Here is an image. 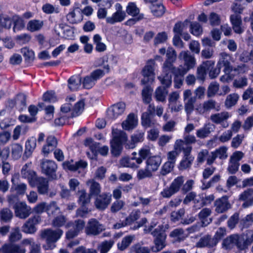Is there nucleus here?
<instances>
[{"instance_id": "nucleus-1", "label": "nucleus", "mask_w": 253, "mask_h": 253, "mask_svg": "<svg viewBox=\"0 0 253 253\" xmlns=\"http://www.w3.org/2000/svg\"><path fill=\"white\" fill-rule=\"evenodd\" d=\"M178 59L184 62V66H180L175 70V87H179L182 84L184 75L196 65L194 56L188 51H182L178 55Z\"/></svg>"}, {"instance_id": "nucleus-2", "label": "nucleus", "mask_w": 253, "mask_h": 253, "mask_svg": "<svg viewBox=\"0 0 253 253\" xmlns=\"http://www.w3.org/2000/svg\"><path fill=\"white\" fill-rule=\"evenodd\" d=\"M167 59L163 66V72L164 75L158 77L162 84L166 87L170 86L172 83L171 78L174 74V49L172 47L169 48L167 52Z\"/></svg>"}, {"instance_id": "nucleus-3", "label": "nucleus", "mask_w": 253, "mask_h": 253, "mask_svg": "<svg viewBox=\"0 0 253 253\" xmlns=\"http://www.w3.org/2000/svg\"><path fill=\"white\" fill-rule=\"evenodd\" d=\"M63 231L60 229L53 230L50 228L42 230L40 232V237L45 240L46 245L43 246L45 250H52L55 248V243L61 238Z\"/></svg>"}, {"instance_id": "nucleus-4", "label": "nucleus", "mask_w": 253, "mask_h": 253, "mask_svg": "<svg viewBox=\"0 0 253 253\" xmlns=\"http://www.w3.org/2000/svg\"><path fill=\"white\" fill-rule=\"evenodd\" d=\"M113 139L111 141V151L115 157L120 156L123 150V144L127 140L126 133L118 129H112Z\"/></svg>"}, {"instance_id": "nucleus-5", "label": "nucleus", "mask_w": 253, "mask_h": 253, "mask_svg": "<svg viewBox=\"0 0 253 253\" xmlns=\"http://www.w3.org/2000/svg\"><path fill=\"white\" fill-rule=\"evenodd\" d=\"M151 234L156 237L154 241L155 245L151 248V250L153 252H159L166 246V234L163 228L160 226L152 231Z\"/></svg>"}, {"instance_id": "nucleus-6", "label": "nucleus", "mask_w": 253, "mask_h": 253, "mask_svg": "<svg viewBox=\"0 0 253 253\" xmlns=\"http://www.w3.org/2000/svg\"><path fill=\"white\" fill-rule=\"evenodd\" d=\"M155 66V61L154 60H149L146 65L142 70V75L143 78L141 81L142 84H152L155 79L154 68Z\"/></svg>"}, {"instance_id": "nucleus-7", "label": "nucleus", "mask_w": 253, "mask_h": 253, "mask_svg": "<svg viewBox=\"0 0 253 253\" xmlns=\"http://www.w3.org/2000/svg\"><path fill=\"white\" fill-rule=\"evenodd\" d=\"M57 165L53 160L44 159L41 162L42 172L51 179H56Z\"/></svg>"}, {"instance_id": "nucleus-8", "label": "nucleus", "mask_w": 253, "mask_h": 253, "mask_svg": "<svg viewBox=\"0 0 253 253\" xmlns=\"http://www.w3.org/2000/svg\"><path fill=\"white\" fill-rule=\"evenodd\" d=\"M106 229L105 226L95 218L90 219L85 227V234L88 236H96Z\"/></svg>"}, {"instance_id": "nucleus-9", "label": "nucleus", "mask_w": 253, "mask_h": 253, "mask_svg": "<svg viewBox=\"0 0 253 253\" xmlns=\"http://www.w3.org/2000/svg\"><path fill=\"white\" fill-rule=\"evenodd\" d=\"M66 227L67 228L73 227L66 233V238L68 240H71L77 237L84 228L85 227V222L82 219H77L74 221L68 222L66 225Z\"/></svg>"}, {"instance_id": "nucleus-10", "label": "nucleus", "mask_w": 253, "mask_h": 253, "mask_svg": "<svg viewBox=\"0 0 253 253\" xmlns=\"http://www.w3.org/2000/svg\"><path fill=\"white\" fill-rule=\"evenodd\" d=\"M196 139L194 135H188L184 137L183 140H177L175 145V154L178 155L182 151L190 148V152L192 150V147L190 144L196 143Z\"/></svg>"}, {"instance_id": "nucleus-11", "label": "nucleus", "mask_w": 253, "mask_h": 253, "mask_svg": "<svg viewBox=\"0 0 253 253\" xmlns=\"http://www.w3.org/2000/svg\"><path fill=\"white\" fill-rule=\"evenodd\" d=\"M112 201V195L109 192H103L96 196L94 204L95 207L100 211L106 210Z\"/></svg>"}, {"instance_id": "nucleus-12", "label": "nucleus", "mask_w": 253, "mask_h": 253, "mask_svg": "<svg viewBox=\"0 0 253 253\" xmlns=\"http://www.w3.org/2000/svg\"><path fill=\"white\" fill-rule=\"evenodd\" d=\"M41 221V217L35 215L29 218L23 225L21 230L26 234H33L37 231L36 226Z\"/></svg>"}, {"instance_id": "nucleus-13", "label": "nucleus", "mask_w": 253, "mask_h": 253, "mask_svg": "<svg viewBox=\"0 0 253 253\" xmlns=\"http://www.w3.org/2000/svg\"><path fill=\"white\" fill-rule=\"evenodd\" d=\"M243 156L244 153L241 151H236L231 156L227 168L229 173L234 174L238 170L239 161Z\"/></svg>"}, {"instance_id": "nucleus-14", "label": "nucleus", "mask_w": 253, "mask_h": 253, "mask_svg": "<svg viewBox=\"0 0 253 253\" xmlns=\"http://www.w3.org/2000/svg\"><path fill=\"white\" fill-rule=\"evenodd\" d=\"M11 182V191L15 192L17 195H24L27 190V186L26 184L19 181V173H15L12 175Z\"/></svg>"}, {"instance_id": "nucleus-15", "label": "nucleus", "mask_w": 253, "mask_h": 253, "mask_svg": "<svg viewBox=\"0 0 253 253\" xmlns=\"http://www.w3.org/2000/svg\"><path fill=\"white\" fill-rule=\"evenodd\" d=\"M13 208L15 210V215L21 219H25L31 213V208L24 202L16 203Z\"/></svg>"}, {"instance_id": "nucleus-16", "label": "nucleus", "mask_w": 253, "mask_h": 253, "mask_svg": "<svg viewBox=\"0 0 253 253\" xmlns=\"http://www.w3.org/2000/svg\"><path fill=\"white\" fill-rule=\"evenodd\" d=\"M230 117L229 113L226 111L212 114L210 116V120L216 124H220L223 128L229 126L227 120Z\"/></svg>"}, {"instance_id": "nucleus-17", "label": "nucleus", "mask_w": 253, "mask_h": 253, "mask_svg": "<svg viewBox=\"0 0 253 253\" xmlns=\"http://www.w3.org/2000/svg\"><path fill=\"white\" fill-rule=\"evenodd\" d=\"M126 109V104L124 102H119L111 106L107 110L108 117L115 119L123 114Z\"/></svg>"}, {"instance_id": "nucleus-18", "label": "nucleus", "mask_w": 253, "mask_h": 253, "mask_svg": "<svg viewBox=\"0 0 253 253\" xmlns=\"http://www.w3.org/2000/svg\"><path fill=\"white\" fill-rule=\"evenodd\" d=\"M219 56L220 57L217 65L219 66H223L224 67L223 72L225 73H230L233 70L232 66L231 65L232 59L231 56L225 52L221 53Z\"/></svg>"}, {"instance_id": "nucleus-19", "label": "nucleus", "mask_w": 253, "mask_h": 253, "mask_svg": "<svg viewBox=\"0 0 253 253\" xmlns=\"http://www.w3.org/2000/svg\"><path fill=\"white\" fill-rule=\"evenodd\" d=\"M190 148L187 149L184 151H182L183 153V159L180 162L178 168L179 170H183L190 168L194 160V157L191 155L190 152Z\"/></svg>"}, {"instance_id": "nucleus-20", "label": "nucleus", "mask_w": 253, "mask_h": 253, "mask_svg": "<svg viewBox=\"0 0 253 253\" xmlns=\"http://www.w3.org/2000/svg\"><path fill=\"white\" fill-rule=\"evenodd\" d=\"M239 242H241L239 235L238 234H232L223 240L222 245V247L226 250L231 249L235 246H236L240 249V247L239 246Z\"/></svg>"}, {"instance_id": "nucleus-21", "label": "nucleus", "mask_w": 253, "mask_h": 253, "mask_svg": "<svg viewBox=\"0 0 253 253\" xmlns=\"http://www.w3.org/2000/svg\"><path fill=\"white\" fill-rule=\"evenodd\" d=\"M214 206L215 211L218 213L224 212L231 208V205L226 196L216 200L214 202Z\"/></svg>"}, {"instance_id": "nucleus-22", "label": "nucleus", "mask_w": 253, "mask_h": 253, "mask_svg": "<svg viewBox=\"0 0 253 253\" xmlns=\"http://www.w3.org/2000/svg\"><path fill=\"white\" fill-rule=\"evenodd\" d=\"M58 140L54 136H48L46 139V144L42 147V152L44 156H47L56 148Z\"/></svg>"}, {"instance_id": "nucleus-23", "label": "nucleus", "mask_w": 253, "mask_h": 253, "mask_svg": "<svg viewBox=\"0 0 253 253\" xmlns=\"http://www.w3.org/2000/svg\"><path fill=\"white\" fill-rule=\"evenodd\" d=\"M190 21L186 19L183 22H178L175 24V33L180 35L185 41H188L190 39V36L186 32H184L188 27Z\"/></svg>"}, {"instance_id": "nucleus-24", "label": "nucleus", "mask_w": 253, "mask_h": 253, "mask_svg": "<svg viewBox=\"0 0 253 253\" xmlns=\"http://www.w3.org/2000/svg\"><path fill=\"white\" fill-rule=\"evenodd\" d=\"M216 102L213 99L205 101L203 104H200L196 108V110L200 114L210 111L216 108Z\"/></svg>"}, {"instance_id": "nucleus-25", "label": "nucleus", "mask_w": 253, "mask_h": 253, "mask_svg": "<svg viewBox=\"0 0 253 253\" xmlns=\"http://www.w3.org/2000/svg\"><path fill=\"white\" fill-rule=\"evenodd\" d=\"M31 164H26L22 168L21 174L23 178H27L30 184L37 178L36 173L30 169Z\"/></svg>"}, {"instance_id": "nucleus-26", "label": "nucleus", "mask_w": 253, "mask_h": 253, "mask_svg": "<svg viewBox=\"0 0 253 253\" xmlns=\"http://www.w3.org/2000/svg\"><path fill=\"white\" fill-rule=\"evenodd\" d=\"M33 184L37 186L38 191L41 194H45L48 190V181L43 177H38L33 182Z\"/></svg>"}, {"instance_id": "nucleus-27", "label": "nucleus", "mask_w": 253, "mask_h": 253, "mask_svg": "<svg viewBox=\"0 0 253 253\" xmlns=\"http://www.w3.org/2000/svg\"><path fill=\"white\" fill-rule=\"evenodd\" d=\"M253 194V189L252 188L247 189L240 194L239 200L244 201L242 204V207L247 208L253 205V197L249 199Z\"/></svg>"}, {"instance_id": "nucleus-28", "label": "nucleus", "mask_w": 253, "mask_h": 253, "mask_svg": "<svg viewBox=\"0 0 253 253\" xmlns=\"http://www.w3.org/2000/svg\"><path fill=\"white\" fill-rule=\"evenodd\" d=\"M214 61L211 60L204 62L203 65L197 68V78L198 80H204L206 75V68L209 70L211 67H212L214 65Z\"/></svg>"}, {"instance_id": "nucleus-29", "label": "nucleus", "mask_w": 253, "mask_h": 253, "mask_svg": "<svg viewBox=\"0 0 253 253\" xmlns=\"http://www.w3.org/2000/svg\"><path fill=\"white\" fill-rule=\"evenodd\" d=\"M142 160L141 158H122L120 161V164L122 167L130 168H137L138 166L136 165L141 164Z\"/></svg>"}, {"instance_id": "nucleus-30", "label": "nucleus", "mask_w": 253, "mask_h": 253, "mask_svg": "<svg viewBox=\"0 0 253 253\" xmlns=\"http://www.w3.org/2000/svg\"><path fill=\"white\" fill-rule=\"evenodd\" d=\"M240 242L239 243V246L240 250L246 249L249 245L253 242V230H247L244 234L242 237H240Z\"/></svg>"}, {"instance_id": "nucleus-31", "label": "nucleus", "mask_w": 253, "mask_h": 253, "mask_svg": "<svg viewBox=\"0 0 253 253\" xmlns=\"http://www.w3.org/2000/svg\"><path fill=\"white\" fill-rule=\"evenodd\" d=\"M87 165L85 161L80 160L74 163L72 161H66L63 163V167L65 169L71 171H76L80 168L84 169Z\"/></svg>"}, {"instance_id": "nucleus-32", "label": "nucleus", "mask_w": 253, "mask_h": 253, "mask_svg": "<svg viewBox=\"0 0 253 253\" xmlns=\"http://www.w3.org/2000/svg\"><path fill=\"white\" fill-rule=\"evenodd\" d=\"M86 185L89 188V196H96L100 194V184L96 182L94 179H90L86 182Z\"/></svg>"}, {"instance_id": "nucleus-33", "label": "nucleus", "mask_w": 253, "mask_h": 253, "mask_svg": "<svg viewBox=\"0 0 253 253\" xmlns=\"http://www.w3.org/2000/svg\"><path fill=\"white\" fill-rule=\"evenodd\" d=\"M217 243V241L215 239L211 238V236L207 235L202 237L197 243L196 246L199 248L206 247L212 248L216 246Z\"/></svg>"}, {"instance_id": "nucleus-34", "label": "nucleus", "mask_w": 253, "mask_h": 253, "mask_svg": "<svg viewBox=\"0 0 253 253\" xmlns=\"http://www.w3.org/2000/svg\"><path fill=\"white\" fill-rule=\"evenodd\" d=\"M214 128L215 126L213 124L210 123H207L203 127L197 130L196 135L200 138H205L213 131Z\"/></svg>"}, {"instance_id": "nucleus-35", "label": "nucleus", "mask_w": 253, "mask_h": 253, "mask_svg": "<svg viewBox=\"0 0 253 253\" xmlns=\"http://www.w3.org/2000/svg\"><path fill=\"white\" fill-rule=\"evenodd\" d=\"M169 161L165 163L161 169L162 175H165L170 172L174 168V151L169 152L168 154Z\"/></svg>"}, {"instance_id": "nucleus-36", "label": "nucleus", "mask_w": 253, "mask_h": 253, "mask_svg": "<svg viewBox=\"0 0 253 253\" xmlns=\"http://www.w3.org/2000/svg\"><path fill=\"white\" fill-rule=\"evenodd\" d=\"M137 125V117L134 114H130L126 119L122 123V126L124 129L128 130L134 128Z\"/></svg>"}, {"instance_id": "nucleus-37", "label": "nucleus", "mask_w": 253, "mask_h": 253, "mask_svg": "<svg viewBox=\"0 0 253 253\" xmlns=\"http://www.w3.org/2000/svg\"><path fill=\"white\" fill-rule=\"evenodd\" d=\"M161 163V159L160 157H149L146 161V167L152 172H153L158 169Z\"/></svg>"}, {"instance_id": "nucleus-38", "label": "nucleus", "mask_w": 253, "mask_h": 253, "mask_svg": "<svg viewBox=\"0 0 253 253\" xmlns=\"http://www.w3.org/2000/svg\"><path fill=\"white\" fill-rule=\"evenodd\" d=\"M154 116L150 115L148 112H144L141 116V124L146 127H154L156 121L154 119Z\"/></svg>"}, {"instance_id": "nucleus-39", "label": "nucleus", "mask_w": 253, "mask_h": 253, "mask_svg": "<svg viewBox=\"0 0 253 253\" xmlns=\"http://www.w3.org/2000/svg\"><path fill=\"white\" fill-rule=\"evenodd\" d=\"M82 83V78L78 75L73 76L68 81L69 88L71 91H76L80 87Z\"/></svg>"}, {"instance_id": "nucleus-40", "label": "nucleus", "mask_w": 253, "mask_h": 253, "mask_svg": "<svg viewBox=\"0 0 253 253\" xmlns=\"http://www.w3.org/2000/svg\"><path fill=\"white\" fill-rule=\"evenodd\" d=\"M230 20L233 25V29L236 33L240 34L243 32L241 27L242 24L241 17L236 14L230 16Z\"/></svg>"}, {"instance_id": "nucleus-41", "label": "nucleus", "mask_w": 253, "mask_h": 253, "mask_svg": "<svg viewBox=\"0 0 253 253\" xmlns=\"http://www.w3.org/2000/svg\"><path fill=\"white\" fill-rule=\"evenodd\" d=\"M3 250L5 253H26V249L18 244L5 245Z\"/></svg>"}, {"instance_id": "nucleus-42", "label": "nucleus", "mask_w": 253, "mask_h": 253, "mask_svg": "<svg viewBox=\"0 0 253 253\" xmlns=\"http://www.w3.org/2000/svg\"><path fill=\"white\" fill-rule=\"evenodd\" d=\"M126 16V12H115L111 17L106 18L108 23L114 24L117 22H121L123 21Z\"/></svg>"}, {"instance_id": "nucleus-43", "label": "nucleus", "mask_w": 253, "mask_h": 253, "mask_svg": "<svg viewBox=\"0 0 253 253\" xmlns=\"http://www.w3.org/2000/svg\"><path fill=\"white\" fill-rule=\"evenodd\" d=\"M43 22L39 20H32L28 22L27 29L32 32L39 31L43 26Z\"/></svg>"}, {"instance_id": "nucleus-44", "label": "nucleus", "mask_w": 253, "mask_h": 253, "mask_svg": "<svg viewBox=\"0 0 253 253\" xmlns=\"http://www.w3.org/2000/svg\"><path fill=\"white\" fill-rule=\"evenodd\" d=\"M211 213V211L209 208H204L199 213L198 216L202 220V226H205L211 222V219L210 218L209 220H206Z\"/></svg>"}, {"instance_id": "nucleus-45", "label": "nucleus", "mask_w": 253, "mask_h": 253, "mask_svg": "<svg viewBox=\"0 0 253 253\" xmlns=\"http://www.w3.org/2000/svg\"><path fill=\"white\" fill-rule=\"evenodd\" d=\"M239 98V95L236 93L227 95L224 102L225 107L227 109H230L235 106L237 104Z\"/></svg>"}, {"instance_id": "nucleus-46", "label": "nucleus", "mask_w": 253, "mask_h": 253, "mask_svg": "<svg viewBox=\"0 0 253 253\" xmlns=\"http://www.w3.org/2000/svg\"><path fill=\"white\" fill-rule=\"evenodd\" d=\"M93 42L95 44V50L99 52L105 51L107 46L105 43L101 42L102 38L98 34H95L93 38Z\"/></svg>"}, {"instance_id": "nucleus-47", "label": "nucleus", "mask_w": 253, "mask_h": 253, "mask_svg": "<svg viewBox=\"0 0 253 253\" xmlns=\"http://www.w3.org/2000/svg\"><path fill=\"white\" fill-rule=\"evenodd\" d=\"M152 88L149 85H146L142 90V97L143 101L145 104L149 103L152 100Z\"/></svg>"}, {"instance_id": "nucleus-48", "label": "nucleus", "mask_w": 253, "mask_h": 253, "mask_svg": "<svg viewBox=\"0 0 253 253\" xmlns=\"http://www.w3.org/2000/svg\"><path fill=\"white\" fill-rule=\"evenodd\" d=\"M13 217L12 212L8 208H3L0 210V220L4 223L11 221Z\"/></svg>"}, {"instance_id": "nucleus-49", "label": "nucleus", "mask_w": 253, "mask_h": 253, "mask_svg": "<svg viewBox=\"0 0 253 253\" xmlns=\"http://www.w3.org/2000/svg\"><path fill=\"white\" fill-rule=\"evenodd\" d=\"M168 93V91L165 87L159 86L155 90V97L158 101L164 102Z\"/></svg>"}, {"instance_id": "nucleus-50", "label": "nucleus", "mask_w": 253, "mask_h": 253, "mask_svg": "<svg viewBox=\"0 0 253 253\" xmlns=\"http://www.w3.org/2000/svg\"><path fill=\"white\" fill-rule=\"evenodd\" d=\"M144 133L138 132L134 134L131 136V142L130 144L127 143L126 147L127 149H132L135 147V143L141 142L143 140Z\"/></svg>"}, {"instance_id": "nucleus-51", "label": "nucleus", "mask_w": 253, "mask_h": 253, "mask_svg": "<svg viewBox=\"0 0 253 253\" xmlns=\"http://www.w3.org/2000/svg\"><path fill=\"white\" fill-rule=\"evenodd\" d=\"M78 202L81 205H86L90 202L89 194H87L85 190H81L78 192Z\"/></svg>"}, {"instance_id": "nucleus-52", "label": "nucleus", "mask_w": 253, "mask_h": 253, "mask_svg": "<svg viewBox=\"0 0 253 253\" xmlns=\"http://www.w3.org/2000/svg\"><path fill=\"white\" fill-rule=\"evenodd\" d=\"M16 107L19 111H23L26 107V96L22 93L18 94L16 96Z\"/></svg>"}, {"instance_id": "nucleus-53", "label": "nucleus", "mask_w": 253, "mask_h": 253, "mask_svg": "<svg viewBox=\"0 0 253 253\" xmlns=\"http://www.w3.org/2000/svg\"><path fill=\"white\" fill-rule=\"evenodd\" d=\"M11 154L13 158L15 159H18L21 157L22 152V146L18 143H14L11 145Z\"/></svg>"}, {"instance_id": "nucleus-54", "label": "nucleus", "mask_w": 253, "mask_h": 253, "mask_svg": "<svg viewBox=\"0 0 253 253\" xmlns=\"http://www.w3.org/2000/svg\"><path fill=\"white\" fill-rule=\"evenodd\" d=\"M12 21L14 23L13 31L20 30L25 27V22L19 16L15 15L12 17Z\"/></svg>"}, {"instance_id": "nucleus-55", "label": "nucleus", "mask_w": 253, "mask_h": 253, "mask_svg": "<svg viewBox=\"0 0 253 253\" xmlns=\"http://www.w3.org/2000/svg\"><path fill=\"white\" fill-rule=\"evenodd\" d=\"M133 239V236H127L123 239L121 243L118 244V248L120 251H124L131 244Z\"/></svg>"}, {"instance_id": "nucleus-56", "label": "nucleus", "mask_w": 253, "mask_h": 253, "mask_svg": "<svg viewBox=\"0 0 253 253\" xmlns=\"http://www.w3.org/2000/svg\"><path fill=\"white\" fill-rule=\"evenodd\" d=\"M219 88V84L216 82H212L208 86L207 92L208 97L214 96L218 92Z\"/></svg>"}, {"instance_id": "nucleus-57", "label": "nucleus", "mask_w": 253, "mask_h": 253, "mask_svg": "<svg viewBox=\"0 0 253 253\" xmlns=\"http://www.w3.org/2000/svg\"><path fill=\"white\" fill-rule=\"evenodd\" d=\"M114 244V241L112 240L105 241L102 242L99 246L98 249L100 250V253H107L111 249Z\"/></svg>"}, {"instance_id": "nucleus-58", "label": "nucleus", "mask_w": 253, "mask_h": 253, "mask_svg": "<svg viewBox=\"0 0 253 253\" xmlns=\"http://www.w3.org/2000/svg\"><path fill=\"white\" fill-rule=\"evenodd\" d=\"M84 103L83 100H80L77 102L73 108V112L72 114V117H75L78 116L84 110Z\"/></svg>"}, {"instance_id": "nucleus-59", "label": "nucleus", "mask_w": 253, "mask_h": 253, "mask_svg": "<svg viewBox=\"0 0 253 253\" xmlns=\"http://www.w3.org/2000/svg\"><path fill=\"white\" fill-rule=\"evenodd\" d=\"M125 205V202L122 200H116L113 203L111 207L110 211L113 213H117L123 209Z\"/></svg>"}, {"instance_id": "nucleus-60", "label": "nucleus", "mask_w": 253, "mask_h": 253, "mask_svg": "<svg viewBox=\"0 0 253 253\" xmlns=\"http://www.w3.org/2000/svg\"><path fill=\"white\" fill-rule=\"evenodd\" d=\"M67 218L63 215H60L55 217L52 221V225L55 227H60L65 225Z\"/></svg>"}, {"instance_id": "nucleus-61", "label": "nucleus", "mask_w": 253, "mask_h": 253, "mask_svg": "<svg viewBox=\"0 0 253 253\" xmlns=\"http://www.w3.org/2000/svg\"><path fill=\"white\" fill-rule=\"evenodd\" d=\"M140 211L139 210L133 211L125 219L128 225H130L138 219L140 217Z\"/></svg>"}, {"instance_id": "nucleus-62", "label": "nucleus", "mask_w": 253, "mask_h": 253, "mask_svg": "<svg viewBox=\"0 0 253 253\" xmlns=\"http://www.w3.org/2000/svg\"><path fill=\"white\" fill-rule=\"evenodd\" d=\"M151 12L157 17L161 16L165 12V7L161 4H154L151 6Z\"/></svg>"}, {"instance_id": "nucleus-63", "label": "nucleus", "mask_w": 253, "mask_h": 253, "mask_svg": "<svg viewBox=\"0 0 253 253\" xmlns=\"http://www.w3.org/2000/svg\"><path fill=\"white\" fill-rule=\"evenodd\" d=\"M240 59L244 63L251 62L253 63V49L250 52L244 51L240 55Z\"/></svg>"}, {"instance_id": "nucleus-64", "label": "nucleus", "mask_w": 253, "mask_h": 253, "mask_svg": "<svg viewBox=\"0 0 253 253\" xmlns=\"http://www.w3.org/2000/svg\"><path fill=\"white\" fill-rule=\"evenodd\" d=\"M126 12L130 15L135 16L139 14V9L137 7L135 3L129 2L126 6Z\"/></svg>"}]
</instances>
